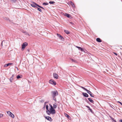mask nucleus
I'll list each match as a JSON object with an SVG mask.
<instances>
[{
  "label": "nucleus",
  "mask_w": 122,
  "mask_h": 122,
  "mask_svg": "<svg viewBox=\"0 0 122 122\" xmlns=\"http://www.w3.org/2000/svg\"><path fill=\"white\" fill-rule=\"evenodd\" d=\"M28 45V43L26 42H24L22 45L21 46L22 50H23L25 48V47L27 46Z\"/></svg>",
  "instance_id": "nucleus-3"
},
{
  "label": "nucleus",
  "mask_w": 122,
  "mask_h": 122,
  "mask_svg": "<svg viewBox=\"0 0 122 122\" xmlns=\"http://www.w3.org/2000/svg\"><path fill=\"white\" fill-rule=\"evenodd\" d=\"M70 24L71 25H73L74 24V23L71 22H69Z\"/></svg>",
  "instance_id": "nucleus-37"
},
{
  "label": "nucleus",
  "mask_w": 122,
  "mask_h": 122,
  "mask_svg": "<svg viewBox=\"0 0 122 122\" xmlns=\"http://www.w3.org/2000/svg\"><path fill=\"white\" fill-rule=\"evenodd\" d=\"M109 116L111 119H112V122H117L114 119L112 118L111 116L109 115Z\"/></svg>",
  "instance_id": "nucleus-15"
},
{
  "label": "nucleus",
  "mask_w": 122,
  "mask_h": 122,
  "mask_svg": "<svg viewBox=\"0 0 122 122\" xmlns=\"http://www.w3.org/2000/svg\"><path fill=\"white\" fill-rule=\"evenodd\" d=\"M45 117L46 119L49 121H52V119L49 116Z\"/></svg>",
  "instance_id": "nucleus-8"
},
{
  "label": "nucleus",
  "mask_w": 122,
  "mask_h": 122,
  "mask_svg": "<svg viewBox=\"0 0 122 122\" xmlns=\"http://www.w3.org/2000/svg\"><path fill=\"white\" fill-rule=\"evenodd\" d=\"M64 114L65 116L66 117H67L68 119H69L71 118V117L66 113H65Z\"/></svg>",
  "instance_id": "nucleus-18"
},
{
  "label": "nucleus",
  "mask_w": 122,
  "mask_h": 122,
  "mask_svg": "<svg viewBox=\"0 0 122 122\" xmlns=\"http://www.w3.org/2000/svg\"><path fill=\"white\" fill-rule=\"evenodd\" d=\"M40 8H42L43 9H44L41 6V7H40Z\"/></svg>",
  "instance_id": "nucleus-42"
},
{
  "label": "nucleus",
  "mask_w": 122,
  "mask_h": 122,
  "mask_svg": "<svg viewBox=\"0 0 122 122\" xmlns=\"http://www.w3.org/2000/svg\"><path fill=\"white\" fill-rule=\"evenodd\" d=\"M88 99L89 101L91 103H93L94 102L93 101L92 99L91 98H88Z\"/></svg>",
  "instance_id": "nucleus-19"
},
{
  "label": "nucleus",
  "mask_w": 122,
  "mask_h": 122,
  "mask_svg": "<svg viewBox=\"0 0 122 122\" xmlns=\"http://www.w3.org/2000/svg\"><path fill=\"white\" fill-rule=\"evenodd\" d=\"M12 63H11L7 64H6V66H9V65H12ZM5 67H6V66H5Z\"/></svg>",
  "instance_id": "nucleus-24"
},
{
  "label": "nucleus",
  "mask_w": 122,
  "mask_h": 122,
  "mask_svg": "<svg viewBox=\"0 0 122 122\" xmlns=\"http://www.w3.org/2000/svg\"><path fill=\"white\" fill-rule=\"evenodd\" d=\"M81 87L84 90H85L86 91V90H87V89H86L85 88V87H82V86H81Z\"/></svg>",
  "instance_id": "nucleus-29"
},
{
  "label": "nucleus",
  "mask_w": 122,
  "mask_h": 122,
  "mask_svg": "<svg viewBox=\"0 0 122 122\" xmlns=\"http://www.w3.org/2000/svg\"><path fill=\"white\" fill-rule=\"evenodd\" d=\"M22 33H24L26 35L27 34V33L25 31H24L23 30L22 31Z\"/></svg>",
  "instance_id": "nucleus-32"
},
{
  "label": "nucleus",
  "mask_w": 122,
  "mask_h": 122,
  "mask_svg": "<svg viewBox=\"0 0 122 122\" xmlns=\"http://www.w3.org/2000/svg\"><path fill=\"white\" fill-rule=\"evenodd\" d=\"M51 107V108L50 109V111L51 112V113L52 114L54 115L56 113V111L54 109V108L51 105H50Z\"/></svg>",
  "instance_id": "nucleus-2"
},
{
  "label": "nucleus",
  "mask_w": 122,
  "mask_h": 122,
  "mask_svg": "<svg viewBox=\"0 0 122 122\" xmlns=\"http://www.w3.org/2000/svg\"><path fill=\"white\" fill-rule=\"evenodd\" d=\"M51 94L53 98L58 95V92L56 90L51 91Z\"/></svg>",
  "instance_id": "nucleus-1"
},
{
  "label": "nucleus",
  "mask_w": 122,
  "mask_h": 122,
  "mask_svg": "<svg viewBox=\"0 0 122 122\" xmlns=\"http://www.w3.org/2000/svg\"><path fill=\"white\" fill-rule=\"evenodd\" d=\"M27 35H28L29 36H30V35H29L28 34H27Z\"/></svg>",
  "instance_id": "nucleus-47"
},
{
  "label": "nucleus",
  "mask_w": 122,
  "mask_h": 122,
  "mask_svg": "<svg viewBox=\"0 0 122 122\" xmlns=\"http://www.w3.org/2000/svg\"><path fill=\"white\" fill-rule=\"evenodd\" d=\"M64 31L67 34H68L70 33V32L67 30H64Z\"/></svg>",
  "instance_id": "nucleus-22"
},
{
  "label": "nucleus",
  "mask_w": 122,
  "mask_h": 122,
  "mask_svg": "<svg viewBox=\"0 0 122 122\" xmlns=\"http://www.w3.org/2000/svg\"><path fill=\"white\" fill-rule=\"evenodd\" d=\"M86 107H87L88 108V110H89V109H90V107L89 106H86Z\"/></svg>",
  "instance_id": "nucleus-36"
},
{
  "label": "nucleus",
  "mask_w": 122,
  "mask_h": 122,
  "mask_svg": "<svg viewBox=\"0 0 122 122\" xmlns=\"http://www.w3.org/2000/svg\"><path fill=\"white\" fill-rule=\"evenodd\" d=\"M3 115L2 114H0V118L3 117Z\"/></svg>",
  "instance_id": "nucleus-35"
},
{
  "label": "nucleus",
  "mask_w": 122,
  "mask_h": 122,
  "mask_svg": "<svg viewBox=\"0 0 122 122\" xmlns=\"http://www.w3.org/2000/svg\"><path fill=\"white\" fill-rule=\"evenodd\" d=\"M11 1L14 2V3H15L16 2V0H10Z\"/></svg>",
  "instance_id": "nucleus-31"
},
{
  "label": "nucleus",
  "mask_w": 122,
  "mask_h": 122,
  "mask_svg": "<svg viewBox=\"0 0 122 122\" xmlns=\"http://www.w3.org/2000/svg\"><path fill=\"white\" fill-rule=\"evenodd\" d=\"M7 113L8 115L10 116V117H11L13 118H14V115L10 111H7Z\"/></svg>",
  "instance_id": "nucleus-4"
},
{
  "label": "nucleus",
  "mask_w": 122,
  "mask_h": 122,
  "mask_svg": "<svg viewBox=\"0 0 122 122\" xmlns=\"http://www.w3.org/2000/svg\"><path fill=\"white\" fill-rule=\"evenodd\" d=\"M41 102H44V100H43L42 101V100L41 101H40Z\"/></svg>",
  "instance_id": "nucleus-44"
},
{
  "label": "nucleus",
  "mask_w": 122,
  "mask_h": 122,
  "mask_svg": "<svg viewBox=\"0 0 122 122\" xmlns=\"http://www.w3.org/2000/svg\"><path fill=\"white\" fill-rule=\"evenodd\" d=\"M21 78V77L19 75H18V76H17V77H16V78L17 79H19L20 78Z\"/></svg>",
  "instance_id": "nucleus-27"
},
{
  "label": "nucleus",
  "mask_w": 122,
  "mask_h": 122,
  "mask_svg": "<svg viewBox=\"0 0 122 122\" xmlns=\"http://www.w3.org/2000/svg\"><path fill=\"white\" fill-rule=\"evenodd\" d=\"M48 4H49L48 3H46H46H45V2L43 3L42 4L44 5H47Z\"/></svg>",
  "instance_id": "nucleus-25"
},
{
  "label": "nucleus",
  "mask_w": 122,
  "mask_h": 122,
  "mask_svg": "<svg viewBox=\"0 0 122 122\" xmlns=\"http://www.w3.org/2000/svg\"><path fill=\"white\" fill-rule=\"evenodd\" d=\"M14 74H13L12 76L10 79V81L11 82H12V81L13 79V77L14 76Z\"/></svg>",
  "instance_id": "nucleus-12"
},
{
  "label": "nucleus",
  "mask_w": 122,
  "mask_h": 122,
  "mask_svg": "<svg viewBox=\"0 0 122 122\" xmlns=\"http://www.w3.org/2000/svg\"><path fill=\"white\" fill-rule=\"evenodd\" d=\"M46 112V113L49 115H50L51 113V112L50 111H49V110L47 111Z\"/></svg>",
  "instance_id": "nucleus-21"
},
{
  "label": "nucleus",
  "mask_w": 122,
  "mask_h": 122,
  "mask_svg": "<svg viewBox=\"0 0 122 122\" xmlns=\"http://www.w3.org/2000/svg\"><path fill=\"white\" fill-rule=\"evenodd\" d=\"M4 42H5L4 41H3L1 43V45H2V44H3V43H4Z\"/></svg>",
  "instance_id": "nucleus-41"
},
{
  "label": "nucleus",
  "mask_w": 122,
  "mask_h": 122,
  "mask_svg": "<svg viewBox=\"0 0 122 122\" xmlns=\"http://www.w3.org/2000/svg\"><path fill=\"white\" fill-rule=\"evenodd\" d=\"M35 4H36V5L37 6H38L40 8V7H41V6H40V5H38V4H37L36 3H35Z\"/></svg>",
  "instance_id": "nucleus-33"
},
{
  "label": "nucleus",
  "mask_w": 122,
  "mask_h": 122,
  "mask_svg": "<svg viewBox=\"0 0 122 122\" xmlns=\"http://www.w3.org/2000/svg\"><path fill=\"white\" fill-rule=\"evenodd\" d=\"M86 101L87 102V103H88V102H89L87 100H86Z\"/></svg>",
  "instance_id": "nucleus-45"
},
{
  "label": "nucleus",
  "mask_w": 122,
  "mask_h": 122,
  "mask_svg": "<svg viewBox=\"0 0 122 122\" xmlns=\"http://www.w3.org/2000/svg\"><path fill=\"white\" fill-rule=\"evenodd\" d=\"M76 47L79 50H80L81 51L84 52L86 53V52H87V51L86 50H85V51H84V49H83L81 48V47L76 46Z\"/></svg>",
  "instance_id": "nucleus-5"
},
{
  "label": "nucleus",
  "mask_w": 122,
  "mask_h": 122,
  "mask_svg": "<svg viewBox=\"0 0 122 122\" xmlns=\"http://www.w3.org/2000/svg\"><path fill=\"white\" fill-rule=\"evenodd\" d=\"M37 10H38L40 12H41L42 11V10H41V9L40 8H38L37 7Z\"/></svg>",
  "instance_id": "nucleus-28"
},
{
  "label": "nucleus",
  "mask_w": 122,
  "mask_h": 122,
  "mask_svg": "<svg viewBox=\"0 0 122 122\" xmlns=\"http://www.w3.org/2000/svg\"><path fill=\"white\" fill-rule=\"evenodd\" d=\"M49 82L50 84L55 85L56 84V82L52 79L50 80L49 81Z\"/></svg>",
  "instance_id": "nucleus-6"
},
{
  "label": "nucleus",
  "mask_w": 122,
  "mask_h": 122,
  "mask_svg": "<svg viewBox=\"0 0 122 122\" xmlns=\"http://www.w3.org/2000/svg\"><path fill=\"white\" fill-rule=\"evenodd\" d=\"M53 76L54 78L56 79H58V75L56 73H54L53 74Z\"/></svg>",
  "instance_id": "nucleus-9"
},
{
  "label": "nucleus",
  "mask_w": 122,
  "mask_h": 122,
  "mask_svg": "<svg viewBox=\"0 0 122 122\" xmlns=\"http://www.w3.org/2000/svg\"><path fill=\"white\" fill-rule=\"evenodd\" d=\"M88 110H89L92 113H93V112L91 108L89 109Z\"/></svg>",
  "instance_id": "nucleus-34"
},
{
  "label": "nucleus",
  "mask_w": 122,
  "mask_h": 122,
  "mask_svg": "<svg viewBox=\"0 0 122 122\" xmlns=\"http://www.w3.org/2000/svg\"><path fill=\"white\" fill-rule=\"evenodd\" d=\"M64 15L69 18L71 17V15H70L67 13H65Z\"/></svg>",
  "instance_id": "nucleus-17"
},
{
  "label": "nucleus",
  "mask_w": 122,
  "mask_h": 122,
  "mask_svg": "<svg viewBox=\"0 0 122 122\" xmlns=\"http://www.w3.org/2000/svg\"><path fill=\"white\" fill-rule=\"evenodd\" d=\"M57 36L58 37H59L61 39V40H62L63 39H64V38L62 36H61L59 34L57 33Z\"/></svg>",
  "instance_id": "nucleus-13"
},
{
  "label": "nucleus",
  "mask_w": 122,
  "mask_h": 122,
  "mask_svg": "<svg viewBox=\"0 0 122 122\" xmlns=\"http://www.w3.org/2000/svg\"><path fill=\"white\" fill-rule=\"evenodd\" d=\"M70 3L71 5L74 8H75V5L74 3L71 1H70Z\"/></svg>",
  "instance_id": "nucleus-14"
},
{
  "label": "nucleus",
  "mask_w": 122,
  "mask_h": 122,
  "mask_svg": "<svg viewBox=\"0 0 122 122\" xmlns=\"http://www.w3.org/2000/svg\"><path fill=\"white\" fill-rule=\"evenodd\" d=\"M32 3L30 5L31 6L34 8H37V7L36 6V4H35L36 3L33 2H32Z\"/></svg>",
  "instance_id": "nucleus-10"
},
{
  "label": "nucleus",
  "mask_w": 122,
  "mask_h": 122,
  "mask_svg": "<svg viewBox=\"0 0 122 122\" xmlns=\"http://www.w3.org/2000/svg\"><path fill=\"white\" fill-rule=\"evenodd\" d=\"M89 94L90 96L92 97H94V96L93 95V94L90 91L88 90H87L86 91Z\"/></svg>",
  "instance_id": "nucleus-7"
},
{
  "label": "nucleus",
  "mask_w": 122,
  "mask_h": 122,
  "mask_svg": "<svg viewBox=\"0 0 122 122\" xmlns=\"http://www.w3.org/2000/svg\"><path fill=\"white\" fill-rule=\"evenodd\" d=\"M16 67L17 68V70H18V68L17 67Z\"/></svg>",
  "instance_id": "nucleus-46"
},
{
  "label": "nucleus",
  "mask_w": 122,
  "mask_h": 122,
  "mask_svg": "<svg viewBox=\"0 0 122 122\" xmlns=\"http://www.w3.org/2000/svg\"><path fill=\"white\" fill-rule=\"evenodd\" d=\"M57 104L56 103H55L53 105V107L54 108H56L57 107Z\"/></svg>",
  "instance_id": "nucleus-20"
},
{
  "label": "nucleus",
  "mask_w": 122,
  "mask_h": 122,
  "mask_svg": "<svg viewBox=\"0 0 122 122\" xmlns=\"http://www.w3.org/2000/svg\"><path fill=\"white\" fill-rule=\"evenodd\" d=\"M119 122H122V119L120 120Z\"/></svg>",
  "instance_id": "nucleus-43"
},
{
  "label": "nucleus",
  "mask_w": 122,
  "mask_h": 122,
  "mask_svg": "<svg viewBox=\"0 0 122 122\" xmlns=\"http://www.w3.org/2000/svg\"><path fill=\"white\" fill-rule=\"evenodd\" d=\"M71 60L72 61L74 62V63H77V61H76L75 60H74L73 59H71Z\"/></svg>",
  "instance_id": "nucleus-23"
},
{
  "label": "nucleus",
  "mask_w": 122,
  "mask_h": 122,
  "mask_svg": "<svg viewBox=\"0 0 122 122\" xmlns=\"http://www.w3.org/2000/svg\"><path fill=\"white\" fill-rule=\"evenodd\" d=\"M114 53V54L115 55H116V56H117V54L116 53H115V52H114V53Z\"/></svg>",
  "instance_id": "nucleus-40"
},
{
  "label": "nucleus",
  "mask_w": 122,
  "mask_h": 122,
  "mask_svg": "<svg viewBox=\"0 0 122 122\" xmlns=\"http://www.w3.org/2000/svg\"><path fill=\"white\" fill-rule=\"evenodd\" d=\"M82 94L83 96L85 97H89V95L86 93L83 92Z\"/></svg>",
  "instance_id": "nucleus-11"
},
{
  "label": "nucleus",
  "mask_w": 122,
  "mask_h": 122,
  "mask_svg": "<svg viewBox=\"0 0 122 122\" xmlns=\"http://www.w3.org/2000/svg\"><path fill=\"white\" fill-rule=\"evenodd\" d=\"M118 102L122 106V103L121 102L119 101H118Z\"/></svg>",
  "instance_id": "nucleus-38"
},
{
  "label": "nucleus",
  "mask_w": 122,
  "mask_h": 122,
  "mask_svg": "<svg viewBox=\"0 0 122 122\" xmlns=\"http://www.w3.org/2000/svg\"><path fill=\"white\" fill-rule=\"evenodd\" d=\"M96 41L99 42H102L101 40L99 38H97L96 39Z\"/></svg>",
  "instance_id": "nucleus-16"
},
{
  "label": "nucleus",
  "mask_w": 122,
  "mask_h": 122,
  "mask_svg": "<svg viewBox=\"0 0 122 122\" xmlns=\"http://www.w3.org/2000/svg\"><path fill=\"white\" fill-rule=\"evenodd\" d=\"M53 100H54L56 102V98H53Z\"/></svg>",
  "instance_id": "nucleus-39"
},
{
  "label": "nucleus",
  "mask_w": 122,
  "mask_h": 122,
  "mask_svg": "<svg viewBox=\"0 0 122 122\" xmlns=\"http://www.w3.org/2000/svg\"><path fill=\"white\" fill-rule=\"evenodd\" d=\"M48 107H48V105H46V109L47 111L49 110L48 109Z\"/></svg>",
  "instance_id": "nucleus-30"
},
{
  "label": "nucleus",
  "mask_w": 122,
  "mask_h": 122,
  "mask_svg": "<svg viewBox=\"0 0 122 122\" xmlns=\"http://www.w3.org/2000/svg\"><path fill=\"white\" fill-rule=\"evenodd\" d=\"M49 3L50 4H53L55 3V2L54 1H49Z\"/></svg>",
  "instance_id": "nucleus-26"
}]
</instances>
